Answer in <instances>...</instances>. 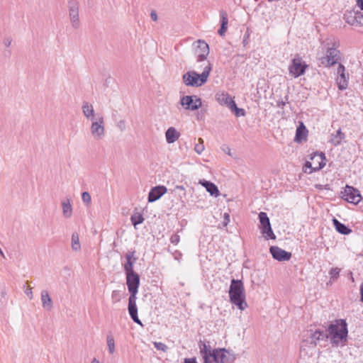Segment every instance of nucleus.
I'll return each instance as SVG.
<instances>
[{
	"label": "nucleus",
	"instance_id": "49530a36",
	"mask_svg": "<svg viewBox=\"0 0 363 363\" xmlns=\"http://www.w3.org/2000/svg\"><path fill=\"white\" fill-rule=\"evenodd\" d=\"M223 225L224 227L227 226L228 224L230 222V215L229 213H225L224 215H223Z\"/></svg>",
	"mask_w": 363,
	"mask_h": 363
},
{
	"label": "nucleus",
	"instance_id": "ea45409f",
	"mask_svg": "<svg viewBox=\"0 0 363 363\" xmlns=\"http://www.w3.org/2000/svg\"><path fill=\"white\" fill-rule=\"evenodd\" d=\"M340 272V269L337 267L332 268L329 272L330 279H333V281L337 280L339 277Z\"/></svg>",
	"mask_w": 363,
	"mask_h": 363
},
{
	"label": "nucleus",
	"instance_id": "2f4dec72",
	"mask_svg": "<svg viewBox=\"0 0 363 363\" xmlns=\"http://www.w3.org/2000/svg\"><path fill=\"white\" fill-rule=\"evenodd\" d=\"M199 347L200 350V353L202 356V358L203 361L205 360V358H206L208 356V353H211L213 350H211V347L210 345H208L206 342L200 341L199 342Z\"/></svg>",
	"mask_w": 363,
	"mask_h": 363
},
{
	"label": "nucleus",
	"instance_id": "bb28decb",
	"mask_svg": "<svg viewBox=\"0 0 363 363\" xmlns=\"http://www.w3.org/2000/svg\"><path fill=\"white\" fill-rule=\"evenodd\" d=\"M199 183L206 188L211 196H218L219 195V190L213 183L206 180L200 181Z\"/></svg>",
	"mask_w": 363,
	"mask_h": 363
},
{
	"label": "nucleus",
	"instance_id": "864d4df0",
	"mask_svg": "<svg viewBox=\"0 0 363 363\" xmlns=\"http://www.w3.org/2000/svg\"><path fill=\"white\" fill-rule=\"evenodd\" d=\"M361 301H363V283L360 286Z\"/></svg>",
	"mask_w": 363,
	"mask_h": 363
},
{
	"label": "nucleus",
	"instance_id": "2eb2a0df",
	"mask_svg": "<svg viewBox=\"0 0 363 363\" xmlns=\"http://www.w3.org/2000/svg\"><path fill=\"white\" fill-rule=\"evenodd\" d=\"M337 77L336 82L340 90H345L348 86L349 75L345 72V67L343 65L340 64L337 70Z\"/></svg>",
	"mask_w": 363,
	"mask_h": 363
},
{
	"label": "nucleus",
	"instance_id": "bf43d9fd",
	"mask_svg": "<svg viewBox=\"0 0 363 363\" xmlns=\"http://www.w3.org/2000/svg\"><path fill=\"white\" fill-rule=\"evenodd\" d=\"M0 255H1V257H5V256H4V252H3V251L1 250V248H0Z\"/></svg>",
	"mask_w": 363,
	"mask_h": 363
},
{
	"label": "nucleus",
	"instance_id": "473e14b6",
	"mask_svg": "<svg viewBox=\"0 0 363 363\" xmlns=\"http://www.w3.org/2000/svg\"><path fill=\"white\" fill-rule=\"evenodd\" d=\"M72 249L75 252H79L81 250L79 234L76 232L72 235Z\"/></svg>",
	"mask_w": 363,
	"mask_h": 363
},
{
	"label": "nucleus",
	"instance_id": "5fc2aeb1",
	"mask_svg": "<svg viewBox=\"0 0 363 363\" xmlns=\"http://www.w3.org/2000/svg\"><path fill=\"white\" fill-rule=\"evenodd\" d=\"M285 106V102L283 101H281L280 102H278V106L283 108Z\"/></svg>",
	"mask_w": 363,
	"mask_h": 363
},
{
	"label": "nucleus",
	"instance_id": "ddd939ff",
	"mask_svg": "<svg viewBox=\"0 0 363 363\" xmlns=\"http://www.w3.org/2000/svg\"><path fill=\"white\" fill-rule=\"evenodd\" d=\"M345 21L353 26H363V13L358 11H347L344 14Z\"/></svg>",
	"mask_w": 363,
	"mask_h": 363
},
{
	"label": "nucleus",
	"instance_id": "72a5a7b5",
	"mask_svg": "<svg viewBox=\"0 0 363 363\" xmlns=\"http://www.w3.org/2000/svg\"><path fill=\"white\" fill-rule=\"evenodd\" d=\"M106 342L108 346V352L112 354L115 352V340L113 335L109 333L106 336Z\"/></svg>",
	"mask_w": 363,
	"mask_h": 363
},
{
	"label": "nucleus",
	"instance_id": "dca6fc26",
	"mask_svg": "<svg viewBox=\"0 0 363 363\" xmlns=\"http://www.w3.org/2000/svg\"><path fill=\"white\" fill-rule=\"evenodd\" d=\"M269 252L272 257L279 262L288 261L291 257V252H286L277 246L270 247Z\"/></svg>",
	"mask_w": 363,
	"mask_h": 363
},
{
	"label": "nucleus",
	"instance_id": "4be33fe9",
	"mask_svg": "<svg viewBox=\"0 0 363 363\" xmlns=\"http://www.w3.org/2000/svg\"><path fill=\"white\" fill-rule=\"evenodd\" d=\"M219 363H233L235 359L234 354L225 348H219Z\"/></svg>",
	"mask_w": 363,
	"mask_h": 363
},
{
	"label": "nucleus",
	"instance_id": "5701e85b",
	"mask_svg": "<svg viewBox=\"0 0 363 363\" xmlns=\"http://www.w3.org/2000/svg\"><path fill=\"white\" fill-rule=\"evenodd\" d=\"M62 216L65 218H69L72 216V206L69 198L63 199L61 202Z\"/></svg>",
	"mask_w": 363,
	"mask_h": 363
},
{
	"label": "nucleus",
	"instance_id": "7ed1b4c3",
	"mask_svg": "<svg viewBox=\"0 0 363 363\" xmlns=\"http://www.w3.org/2000/svg\"><path fill=\"white\" fill-rule=\"evenodd\" d=\"M211 69V64L207 62L201 74L194 71L185 73L182 77L183 82L188 86H200L207 82Z\"/></svg>",
	"mask_w": 363,
	"mask_h": 363
},
{
	"label": "nucleus",
	"instance_id": "cd10ccee",
	"mask_svg": "<svg viewBox=\"0 0 363 363\" xmlns=\"http://www.w3.org/2000/svg\"><path fill=\"white\" fill-rule=\"evenodd\" d=\"M307 133L308 130H306L303 123H301V125L296 129L295 140L301 142L303 140H306L307 138Z\"/></svg>",
	"mask_w": 363,
	"mask_h": 363
},
{
	"label": "nucleus",
	"instance_id": "1a4fd4ad",
	"mask_svg": "<svg viewBox=\"0 0 363 363\" xmlns=\"http://www.w3.org/2000/svg\"><path fill=\"white\" fill-rule=\"evenodd\" d=\"M308 65L299 55H296L289 67V73L295 78L303 74Z\"/></svg>",
	"mask_w": 363,
	"mask_h": 363
},
{
	"label": "nucleus",
	"instance_id": "6e6552de",
	"mask_svg": "<svg viewBox=\"0 0 363 363\" xmlns=\"http://www.w3.org/2000/svg\"><path fill=\"white\" fill-rule=\"evenodd\" d=\"M340 51L335 48H328L325 56L318 57L320 63L328 67L333 66L338 62L340 56Z\"/></svg>",
	"mask_w": 363,
	"mask_h": 363
},
{
	"label": "nucleus",
	"instance_id": "e433bc0d",
	"mask_svg": "<svg viewBox=\"0 0 363 363\" xmlns=\"http://www.w3.org/2000/svg\"><path fill=\"white\" fill-rule=\"evenodd\" d=\"M135 262H134V260L126 261L125 264L123 266L125 274L135 273V272L133 270V265H134Z\"/></svg>",
	"mask_w": 363,
	"mask_h": 363
},
{
	"label": "nucleus",
	"instance_id": "8fccbe9b",
	"mask_svg": "<svg viewBox=\"0 0 363 363\" xmlns=\"http://www.w3.org/2000/svg\"><path fill=\"white\" fill-rule=\"evenodd\" d=\"M150 17L153 21H157V15L155 11H152L150 13Z\"/></svg>",
	"mask_w": 363,
	"mask_h": 363
},
{
	"label": "nucleus",
	"instance_id": "a878e982",
	"mask_svg": "<svg viewBox=\"0 0 363 363\" xmlns=\"http://www.w3.org/2000/svg\"><path fill=\"white\" fill-rule=\"evenodd\" d=\"M220 17L221 19V25L220 28L218 30V33L220 36H223L225 33L228 28V19L226 11L224 10L220 11Z\"/></svg>",
	"mask_w": 363,
	"mask_h": 363
},
{
	"label": "nucleus",
	"instance_id": "aec40b11",
	"mask_svg": "<svg viewBox=\"0 0 363 363\" xmlns=\"http://www.w3.org/2000/svg\"><path fill=\"white\" fill-rule=\"evenodd\" d=\"M216 100L220 105L226 106L229 108L232 106V104L235 103V101L233 99V98L226 92L217 94Z\"/></svg>",
	"mask_w": 363,
	"mask_h": 363
},
{
	"label": "nucleus",
	"instance_id": "6ab92c4d",
	"mask_svg": "<svg viewBox=\"0 0 363 363\" xmlns=\"http://www.w3.org/2000/svg\"><path fill=\"white\" fill-rule=\"evenodd\" d=\"M167 189L164 186H157L153 187L148 194V202L152 203L161 198Z\"/></svg>",
	"mask_w": 363,
	"mask_h": 363
},
{
	"label": "nucleus",
	"instance_id": "7c9ffc66",
	"mask_svg": "<svg viewBox=\"0 0 363 363\" xmlns=\"http://www.w3.org/2000/svg\"><path fill=\"white\" fill-rule=\"evenodd\" d=\"M333 221L335 227V229L338 233L342 235H348L349 233H351L352 230L348 227H347L345 224L340 223L337 219L334 218Z\"/></svg>",
	"mask_w": 363,
	"mask_h": 363
},
{
	"label": "nucleus",
	"instance_id": "20e7f679",
	"mask_svg": "<svg viewBox=\"0 0 363 363\" xmlns=\"http://www.w3.org/2000/svg\"><path fill=\"white\" fill-rule=\"evenodd\" d=\"M68 17L71 26L78 29L81 26L79 18V1L78 0H67Z\"/></svg>",
	"mask_w": 363,
	"mask_h": 363
},
{
	"label": "nucleus",
	"instance_id": "c03bdc74",
	"mask_svg": "<svg viewBox=\"0 0 363 363\" xmlns=\"http://www.w3.org/2000/svg\"><path fill=\"white\" fill-rule=\"evenodd\" d=\"M180 241V237L177 234H173L170 238V242L174 245H177Z\"/></svg>",
	"mask_w": 363,
	"mask_h": 363
},
{
	"label": "nucleus",
	"instance_id": "a18cd8bd",
	"mask_svg": "<svg viewBox=\"0 0 363 363\" xmlns=\"http://www.w3.org/2000/svg\"><path fill=\"white\" fill-rule=\"evenodd\" d=\"M111 298L115 302L120 301V294L118 291H113L111 294Z\"/></svg>",
	"mask_w": 363,
	"mask_h": 363
},
{
	"label": "nucleus",
	"instance_id": "0eeeda50",
	"mask_svg": "<svg viewBox=\"0 0 363 363\" xmlns=\"http://www.w3.org/2000/svg\"><path fill=\"white\" fill-rule=\"evenodd\" d=\"M90 132L96 140H101L105 135V121L103 116L100 115L91 121Z\"/></svg>",
	"mask_w": 363,
	"mask_h": 363
},
{
	"label": "nucleus",
	"instance_id": "412c9836",
	"mask_svg": "<svg viewBox=\"0 0 363 363\" xmlns=\"http://www.w3.org/2000/svg\"><path fill=\"white\" fill-rule=\"evenodd\" d=\"M82 112L86 119L94 121L96 118L95 117V111L94 106L91 104L84 101L82 106Z\"/></svg>",
	"mask_w": 363,
	"mask_h": 363
},
{
	"label": "nucleus",
	"instance_id": "3c124183",
	"mask_svg": "<svg viewBox=\"0 0 363 363\" xmlns=\"http://www.w3.org/2000/svg\"><path fill=\"white\" fill-rule=\"evenodd\" d=\"M184 363H197L195 358H186Z\"/></svg>",
	"mask_w": 363,
	"mask_h": 363
},
{
	"label": "nucleus",
	"instance_id": "79ce46f5",
	"mask_svg": "<svg viewBox=\"0 0 363 363\" xmlns=\"http://www.w3.org/2000/svg\"><path fill=\"white\" fill-rule=\"evenodd\" d=\"M126 261H133L136 262L137 257H135V251L128 252L125 255Z\"/></svg>",
	"mask_w": 363,
	"mask_h": 363
},
{
	"label": "nucleus",
	"instance_id": "13d9d810",
	"mask_svg": "<svg viewBox=\"0 0 363 363\" xmlns=\"http://www.w3.org/2000/svg\"><path fill=\"white\" fill-rule=\"evenodd\" d=\"M226 153L230 155V149L229 147H227Z\"/></svg>",
	"mask_w": 363,
	"mask_h": 363
},
{
	"label": "nucleus",
	"instance_id": "37998d69",
	"mask_svg": "<svg viewBox=\"0 0 363 363\" xmlns=\"http://www.w3.org/2000/svg\"><path fill=\"white\" fill-rule=\"evenodd\" d=\"M117 127L121 131H124L126 129V123L125 120H120L117 123Z\"/></svg>",
	"mask_w": 363,
	"mask_h": 363
},
{
	"label": "nucleus",
	"instance_id": "393cba45",
	"mask_svg": "<svg viewBox=\"0 0 363 363\" xmlns=\"http://www.w3.org/2000/svg\"><path fill=\"white\" fill-rule=\"evenodd\" d=\"M40 298L43 307L48 311H50L52 308L53 303L48 291L43 290L41 291Z\"/></svg>",
	"mask_w": 363,
	"mask_h": 363
},
{
	"label": "nucleus",
	"instance_id": "b1692460",
	"mask_svg": "<svg viewBox=\"0 0 363 363\" xmlns=\"http://www.w3.org/2000/svg\"><path fill=\"white\" fill-rule=\"evenodd\" d=\"M180 137V133L174 127L169 128L165 132V138L167 143H174Z\"/></svg>",
	"mask_w": 363,
	"mask_h": 363
},
{
	"label": "nucleus",
	"instance_id": "4d7b16f0",
	"mask_svg": "<svg viewBox=\"0 0 363 363\" xmlns=\"http://www.w3.org/2000/svg\"><path fill=\"white\" fill-rule=\"evenodd\" d=\"M91 363H99V361L97 359L94 358L91 361Z\"/></svg>",
	"mask_w": 363,
	"mask_h": 363
},
{
	"label": "nucleus",
	"instance_id": "09e8293b",
	"mask_svg": "<svg viewBox=\"0 0 363 363\" xmlns=\"http://www.w3.org/2000/svg\"><path fill=\"white\" fill-rule=\"evenodd\" d=\"M25 294L28 296V298L31 300L33 298L32 289L30 287H28L25 290Z\"/></svg>",
	"mask_w": 363,
	"mask_h": 363
},
{
	"label": "nucleus",
	"instance_id": "423d86ee",
	"mask_svg": "<svg viewBox=\"0 0 363 363\" xmlns=\"http://www.w3.org/2000/svg\"><path fill=\"white\" fill-rule=\"evenodd\" d=\"M259 220L260 223L259 228L264 239L275 240L276 235L272 229L270 220L267 214L264 212H260L259 213Z\"/></svg>",
	"mask_w": 363,
	"mask_h": 363
},
{
	"label": "nucleus",
	"instance_id": "052dcab7",
	"mask_svg": "<svg viewBox=\"0 0 363 363\" xmlns=\"http://www.w3.org/2000/svg\"><path fill=\"white\" fill-rule=\"evenodd\" d=\"M303 345L302 344V345H301V349H302V348H303Z\"/></svg>",
	"mask_w": 363,
	"mask_h": 363
},
{
	"label": "nucleus",
	"instance_id": "a211bd4d",
	"mask_svg": "<svg viewBox=\"0 0 363 363\" xmlns=\"http://www.w3.org/2000/svg\"><path fill=\"white\" fill-rule=\"evenodd\" d=\"M310 331L311 333L309 336V340H304L303 344L309 341V343L312 347H315L319 341L328 340V333L326 330H316L313 332L312 330Z\"/></svg>",
	"mask_w": 363,
	"mask_h": 363
},
{
	"label": "nucleus",
	"instance_id": "de8ad7c7",
	"mask_svg": "<svg viewBox=\"0 0 363 363\" xmlns=\"http://www.w3.org/2000/svg\"><path fill=\"white\" fill-rule=\"evenodd\" d=\"M12 43V38L11 37H6L4 39L3 43L5 45V47L9 48L11 46Z\"/></svg>",
	"mask_w": 363,
	"mask_h": 363
},
{
	"label": "nucleus",
	"instance_id": "f257e3e1",
	"mask_svg": "<svg viewBox=\"0 0 363 363\" xmlns=\"http://www.w3.org/2000/svg\"><path fill=\"white\" fill-rule=\"evenodd\" d=\"M328 339L333 347L344 346L347 342V324L345 320L338 319L330 323L328 330Z\"/></svg>",
	"mask_w": 363,
	"mask_h": 363
},
{
	"label": "nucleus",
	"instance_id": "f3484780",
	"mask_svg": "<svg viewBox=\"0 0 363 363\" xmlns=\"http://www.w3.org/2000/svg\"><path fill=\"white\" fill-rule=\"evenodd\" d=\"M136 296L130 295L128 298V310L132 320L137 324L142 325V322L138 315V307L136 305Z\"/></svg>",
	"mask_w": 363,
	"mask_h": 363
},
{
	"label": "nucleus",
	"instance_id": "c756f323",
	"mask_svg": "<svg viewBox=\"0 0 363 363\" xmlns=\"http://www.w3.org/2000/svg\"><path fill=\"white\" fill-rule=\"evenodd\" d=\"M221 350L214 349L211 353H208V356L205 358L204 363H219V352Z\"/></svg>",
	"mask_w": 363,
	"mask_h": 363
},
{
	"label": "nucleus",
	"instance_id": "f8f14e48",
	"mask_svg": "<svg viewBox=\"0 0 363 363\" xmlns=\"http://www.w3.org/2000/svg\"><path fill=\"white\" fill-rule=\"evenodd\" d=\"M180 104L186 110L196 111L201 106L202 102L196 96H184L181 98Z\"/></svg>",
	"mask_w": 363,
	"mask_h": 363
},
{
	"label": "nucleus",
	"instance_id": "c9c22d12",
	"mask_svg": "<svg viewBox=\"0 0 363 363\" xmlns=\"http://www.w3.org/2000/svg\"><path fill=\"white\" fill-rule=\"evenodd\" d=\"M198 143H196L194 146V151L199 154V155H201L204 149H205V147H204V145H203V140L201 138H199L198 139Z\"/></svg>",
	"mask_w": 363,
	"mask_h": 363
},
{
	"label": "nucleus",
	"instance_id": "603ef678",
	"mask_svg": "<svg viewBox=\"0 0 363 363\" xmlns=\"http://www.w3.org/2000/svg\"><path fill=\"white\" fill-rule=\"evenodd\" d=\"M357 5L363 11V0H357Z\"/></svg>",
	"mask_w": 363,
	"mask_h": 363
},
{
	"label": "nucleus",
	"instance_id": "4c0bfd02",
	"mask_svg": "<svg viewBox=\"0 0 363 363\" xmlns=\"http://www.w3.org/2000/svg\"><path fill=\"white\" fill-rule=\"evenodd\" d=\"M130 220L133 225L135 227L137 225L140 224L143 222L144 218L141 214L138 213L132 216Z\"/></svg>",
	"mask_w": 363,
	"mask_h": 363
},
{
	"label": "nucleus",
	"instance_id": "9d476101",
	"mask_svg": "<svg viewBox=\"0 0 363 363\" xmlns=\"http://www.w3.org/2000/svg\"><path fill=\"white\" fill-rule=\"evenodd\" d=\"M341 194L343 199L353 204H358L362 199L359 191L349 185H346Z\"/></svg>",
	"mask_w": 363,
	"mask_h": 363
},
{
	"label": "nucleus",
	"instance_id": "f704fd0d",
	"mask_svg": "<svg viewBox=\"0 0 363 363\" xmlns=\"http://www.w3.org/2000/svg\"><path fill=\"white\" fill-rule=\"evenodd\" d=\"M230 109L235 113L237 117L244 116L245 115V111L243 108H238L235 102L232 104V106L230 108Z\"/></svg>",
	"mask_w": 363,
	"mask_h": 363
},
{
	"label": "nucleus",
	"instance_id": "f03ea898",
	"mask_svg": "<svg viewBox=\"0 0 363 363\" xmlns=\"http://www.w3.org/2000/svg\"><path fill=\"white\" fill-rule=\"evenodd\" d=\"M230 301L240 311L248 307L245 301V294L243 282L241 280L233 279L229 289Z\"/></svg>",
	"mask_w": 363,
	"mask_h": 363
},
{
	"label": "nucleus",
	"instance_id": "58836bf2",
	"mask_svg": "<svg viewBox=\"0 0 363 363\" xmlns=\"http://www.w3.org/2000/svg\"><path fill=\"white\" fill-rule=\"evenodd\" d=\"M82 200L86 206H89L91 202V198L89 193L87 191L83 192L82 194Z\"/></svg>",
	"mask_w": 363,
	"mask_h": 363
},
{
	"label": "nucleus",
	"instance_id": "9b49d317",
	"mask_svg": "<svg viewBox=\"0 0 363 363\" xmlns=\"http://www.w3.org/2000/svg\"><path fill=\"white\" fill-rule=\"evenodd\" d=\"M195 46V53L196 55V61H205L209 54L208 45L203 40H198L194 43Z\"/></svg>",
	"mask_w": 363,
	"mask_h": 363
},
{
	"label": "nucleus",
	"instance_id": "4468645a",
	"mask_svg": "<svg viewBox=\"0 0 363 363\" xmlns=\"http://www.w3.org/2000/svg\"><path fill=\"white\" fill-rule=\"evenodd\" d=\"M126 275V284L128 286L130 295L136 296L140 285V276L136 272L128 274Z\"/></svg>",
	"mask_w": 363,
	"mask_h": 363
},
{
	"label": "nucleus",
	"instance_id": "a19ab883",
	"mask_svg": "<svg viewBox=\"0 0 363 363\" xmlns=\"http://www.w3.org/2000/svg\"><path fill=\"white\" fill-rule=\"evenodd\" d=\"M153 345H154L155 347L158 350H161L162 352H167L168 350V347L162 342H154Z\"/></svg>",
	"mask_w": 363,
	"mask_h": 363
},
{
	"label": "nucleus",
	"instance_id": "c85d7f7f",
	"mask_svg": "<svg viewBox=\"0 0 363 363\" xmlns=\"http://www.w3.org/2000/svg\"><path fill=\"white\" fill-rule=\"evenodd\" d=\"M345 133L342 132L341 129L337 130L335 134H332L330 142L335 146L339 145L342 140L345 139Z\"/></svg>",
	"mask_w": 363,
	"mask_h": 363
},
{
	"label": "nucleus",
	"instance_id": "39448f33",
	"mask_svg": "<svg viewBox=\"0 0 363 363\" xmlns=\"http://www.w3.org/2000/svg\"><path fill=\"white\" fill-rule=\"evenodd\" d=\"M311 162L307 161L305 163L304 172L306 173L311 174L313 172L320 170L322 168H323L324 166L325 165V154L323 152L314 153L313 155H311Z\"/></svg>",
	"mask_w": 363,
	"mask_h": 363
},
{
	"label": "nucleus",
	"instance_id": "6e6d98bb",
	"mask_svg": "<svg viewBox=\"0 0 363 363\" xmlns=\"http://www.w3.org/2000/svg\"><path fill=\"white\" fill-rule=\"evenodd\" d=\"M175 188H176L177 189H179V190H182V191H184V190H185V189H184V186H182V185H181V186H179V185H178V186H176V187H175Z\"/></svg>",
	"mask_w": 363,
	"mask_h": 363
}]
</instances>
